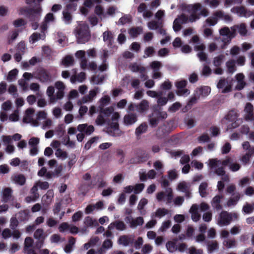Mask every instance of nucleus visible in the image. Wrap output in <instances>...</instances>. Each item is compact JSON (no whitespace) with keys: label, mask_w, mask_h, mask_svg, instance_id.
I'll use <instances>...</instances> for the list:
<instances>
[{"label":"nucleus","mask_w":254,"mask_h":254,"mask_svg":"<svg viewBox=\"0 0 254 254\" xmlns=\"http://www.w3.org/2000/svg\"><path fill=\"white\" fill-rule=\"evenodd\" d=\"M248 31L247 25L245 23L234 25L231 27V30L228 27L221 28L219 31L220 35L226 36V38H224L222 40L223 43L222 48L230 43L232 39L236 36L237 33L242 37H245L247 35Z\"/></svg>","instance_id":"obj_1"},{"label":"nucleus","mask_w":254,"mask_h":254,"mask_svg":"<svg viewBox=\"0 0 254 254\" xmlns=\"http://www.w3.org/2000/svg\"><path fill=\"white\" fill-rule=\"evenodd\" d=\"M104 114L107 116H111L112 123L110 124L111 129L109 130L110 133L113 135H117L119 134L120 131L118 129V120L120 118L119 113L114 112L113 107H110L105 109Z\"/></svg>","instance_id":"obj_2"},{"label":"nucleus","mask_w":254,"mask_h":254,"mask_svg":"<svg viewBox=\"0 0 254 254\" xmlns=\"http://www.w3.org/2000/svg\"><path fill=\"white\" fill-rule=\"evenodd\" d=\"M77 41L79 44H84L89 41L90 35L89 27L83 22H80L74 30Z\"/></svg>","instance_id":"obj_3"},{"label":"nucleus","mask_w":254,"mask_h":254,"mask_svg":"<svg viewBox=\"0 0 254 254\" xmlns=\"http://www.w3.org/2000/svg\"><path fill=\"white\" fill-rule=\"evenodd\" d=\"M190 43L194 44V50L197 53L196 55L200 62H205L206 60L205 46L200 42L199 37L194 35L191 38Z\"/></svg>","instance_id":"obj_4"},{"label":"nucleus","mask_w":254,"mask_h":254,"mask_svg":"<svg viewBox=\"0 0 254 254\" xmlns=\"http://www.w3.org/2000/svg\"><path fill=\"white\" fill-rule=\"evenodd\" d=\"M238 218L239 215L236 212L230 213L226 211H222L219 214L217 223L219 226H227L233 219L237 220Z\"/></svg>","instance_id":"obj_5"},{"label":"nucleus","mask_w":254,"mask_h":254,"mask_svg":"<svg viewBox=\"0 0 254 254\" xmlns=\"http://www.w3.org/2000/svg\"><path fill=\"white\" fill-rule=\"evenodd\" d=\"M156 198L158 202L166 204L171 203L173 198V190L171 188H168L164 191H160L156 194Z\"/></svg>","instance_id":"obj_6"},{"label":"nucleus","mask_w":254,"mask_h":254,"mask_svg":"<svg viewBox=\"0 0 254 254\" xmlns=\"http://www.w3.org/2000/svg\"><path fill=\"white\" fill-rule=\"evenodd\" d=\"M38 187L43 190H46L49 188V184L47 182H41L37 183L31 189V194L30 196L27 197L26 198L27 202H31L34 201L39 197V194L37 193L38 190Z\"/></svg>","instance_id":"obj_7"},{"label":"nucleus","mask_w":254,"mask_h":254,"mask_svg":"<svg viewBox=\"0 0 254 254\" xmlns=\"http://www.w3.org/2000/svg\"><path fill=\"white\" fill-rule=\"evenodd\" d=\"M35 110L32 108L27 109L24 112L23 117V122L27 124H30L33 126H38L39 125L38 121L34 119Z\"/></svg>","instance_id":"obj_8"},{"label":"nucleus","mask_w":254,"mask_h":254,"mask_svg":"<svg viewBox=\"0 0 254 254\" xmlns=\"http://www.w3.org/2000/svg\"><path fill=\"white\" fill-rule=\"evenodd\" d=\"M206 209V205L205 203H202L199 207H198L196 205H193L190 210L193 221H197L200 217L199 213L204 211Z\"/></svg>","instance_id":"obj_9"},{"label":"nucleus","mask_w":254,"mask_h":254,"mask_svg":"<svg viewBox=\"0 0 254 254\" xmlns=\"http://www.w3.org/2000/svg\"><path fill=\"white\" fill-rule=\"evenodd\" d=\"M187 8L191 14L190 20L192 22L195 21L198 18L197 16L195 15L197 12H200L203 14V13L201 12V5L199 3L189 5Z\"/></svg>","instance_id":"obj_10"},{"label":"nucleus","mask_w":254,"mask_h":254,"mask_svg":"<svg viewBox=\"0 0 254 254\" xmlns=\"http://www.w3.org/2000/svg\"><path fill=\"white\" fill-rule=\"evenodd\" d=\"M217 87L219 89H222V93H228L231 91L232 82L225 78L221 79L217 83Z\"/></svg>","instance_id":"obj_11"},{"label":"nucleus","mask_w":254,"mask_h":254,"mask_svg":"<svg viewBox=\"0 0 254 254\" xmlns=\"http://www.w3.org/2000/svg\"><path fill=\"white\" fill-rule=\"evenodd\" d=\"M233 13H236L240 16L249 17L253 15V12L250 10H248L244 6H235L233 7L231 10Z\"/></svg>","instance_id":"obj_12"},{"label":"nucleus","mask_w":254,"mask_h":254,"mask_svg":"<svg viewBox=\"0 0 254 254\" xmlns=\"http://www.w3.org/2000/svg\"><path fill=\"white\" fill-rule=\"evenodd\" d=\"M99 90L98 88H96L91 90L87 96L83 97L82 99V102L80 101H78L77 102V104L78 105H81L82 103H86L92 101L96 96L97 94L99 92Z\"/></svg>","instance_id":"obj_13"},{"label":"nucleus","mask_w":254,"mask_h":254,"mask_svg":"<svg viewBox=\"0 0 254 254\" xmlns=\"http://www.w3.org/2000/svg\"><path fill=\"white\" fill-rule=\"evenodd\" d=\"M55 86L57 90L56 93V97H57V100L58 99H62L64 95V90L65 88V86L63 82L57 81L55 83Z\"/></svg>","instance_id":"obj_14"},{"label":"nucleus","mask_w":254,"mask_h":254,"mask_svg":"<svg viewBox=\"0 0 254 254\" xmlns=\"http://www.w3.org/2000/svg\"><path fill=\"white\" fill-rule=\"evenodd\" d=\"M104 207L103 202L102 201H98L95 204L88 205L85 210L86 214H89L94 210H98L103 209Z\"/></svg>","instance_id":"obj_15"},{"label":"nucleus","mask_w":254,"mask_h":254,"mask_svg":"<svg viewBox=\"0 0 254 254\" xmlns=\"http://www.w3.org/2000/svg\"><path fill=\"white\" fill-rule=\"evenodd\" d=\"M177 190L179 191L185 192L186 197L189 198L190 197V185L186 182H182L179 183Z\"/></svg>","instance_id":"obj_16"},{"label":"nucleus","mask_w":254,"mask_h":254,"mask_svg":"<svg viewBox=\"0 0 254 254\" xmlns=\"http://www.w3.org/2000/svg\"><path fill=\"white\" fill-rule=\"evenodd\" d=\"M187 19L188 18L184 15H182L178 18L175 19L173 24L174 31H179L181 28V24L186 22Z\"/></svg>","instance_id":"obj_17"},{"label":"nucleus","mask_w":254,"mask_h":254,"mask_svg":"<svg viewBox=\"0 0 254 254\" xmlns=\"http://www.w3.org/2000/svg\"><path fill=\"white\" fill-rule=\"evenodd\" d=\"M77 129L80 132H84L87 134H90L94 131V128L93 126L83 124L78 125Z\"/></svg>","instance_id":"obj_18"},{"label":"nucleus","mask_w":254,"mask_h":254,"mask_svg":"<svg viewBox=\"0 0 254 254\" xmlns=\"http://www.w3.org/2000/svg\"><path fill=\"white\" fill-rule=\"evenodd\" d=\"M224 197V195H217L212 199V206L216 210L219 211L222 209V206L220 204L221 199Z\"/></svg>","instance_id":"obj_19"},{"label":"nucleus","mask_w":254,"mask_h":254,"mask_svg":"<svg viewBox=\"0 0 254 254\" xmlns=\"http://www.w3.org/2000/svg\"><path fill=\"white\" fill-rule=\"evenodd\" d=\"M149 107V102L145 100H143L137 106L136 109L139 113L144 114L148 110Z\"/></svg>","instance_id":"obj_20"},{"label":"nucleus","mask_w":254,"mask_h":254,"mask_svg":"<svg viewBox=\"0 0 254 254\" xmlns=\"http://www.w3.org/2000/svg\"><path fill=\"white\" fill-rule=\"evenodd\" d=\"M85 52L84 51L82 50L78 51L75 53L76 57L81 60L80 65L83 69H85L87 67V65L86 64L87 61L85 57Z\"/></svg>","instance_id":"obj_21"},{"label":"nucleus","mask_w":254,"mask_h":254,"mask_svg":"<svg viewBox=\"0 0 254 254\" xmlns=\"http://www.w3.org/2000/svg\"><path fill=\"white\" fill-rule=\"evenodd\" d=\"M232 196H233L231 197L227 202V205L228 207L236 205L241 198V195L239 192L234 193Z\"/></svg>","instance_id":"obj_22"},{"label":"nucleus","mask_w":254,"mask_h":254,"mask_svg":"<svg viewBox=\"0 0 254 254\" xmlns=\"http://www.w3.org/2000/svg\"><path fill=\"white\" fill-rule=\"evenodd\" d=\"M76 6V5H73L72 8L71 4H69L67 6V10H64L63 11L64 20L66 23H69L71 20V16L70 13L67 11V10H71L72 9L74 10V8Z\"/></svg>","instance_id":"obj_23"},{"label":"nucleus","mask_w":254,"mask_h":254,"mask_svg":"<svg viewBox=\"0 0 254 254\" xmlns=\"http://www.w3.org/2000/svg\"><path fill=\"white\" fill-rule=\"evenodd\" d=\"M55 89L53 86L48 87L46 93L49 97V101L51 103H55L57 101V97L54 95Z\"/></svg>","instance_id":"obj_24"},{"label":"nucleus","mask_w":254,"mask_h":254,"mask_svg":"<svg viewBox=\"0 0 254 254\" xmlns=\"http://www.w3.org/2000/svg\"><path fill=\"white\" fill-rule=\"evenodd\" d=\"M136 121V116L134 114L127 115L124 117V122L127 125H132L135 123Z\"/></svg>","instance_id":"obj_25"},{"label":"nucleus","mask_w":254,"mask_h":254,"mask_svg":"<svg viewBox=\"0 0 254 254\" xmlns=\"http://www.w3.org/2000/svg\"><path fill=\"white\" fill-rule=\"evenodd\" d=\"M36 77L43 82H47L50 80V76L47 72L43 70H40L38 75Z\"/></svg>","instance_id":"obj_26"},{"label":"nucleus","mask_w":254,"mask_h":254,"mask_svg":"<svg viewBox=\"0 0 254 254\" xmlns=\"http://www.w3.org/2000/svg\"><path fill=\"white\" fill-rule=\"evenodd\" d=\"M127 221L130 222V227L132 228H135L138 226L141 225L144 222L143 219L141 217L135 219H131V220L127 218Z\"/></svg>","instance_id":"obj_27"},{"label":"nucleus","mask_w":254,"mask_h":254,"mask_svg":"<svg viewBox=\"0 0 254 254\" xmlns=\"http://www.w3.org/2000/svg\"><path fill=\"white\" fill-rule=\"evenodd\" d=\"M55 20V17L54 14L49 13H48L45 17V23L42 26V29L43 31H45L47 29V23L53 22Z\"/></svg>","instance_id":"obj_28"},{"label":"nucleus","mask_w":254,"mask_h":254,"mask_svg":"<svg viewBox=\"0 0 254 254\" xmlns=\"http://www.w3.org/2000/svg\"><path fill=\"white\" fill-rule=\"evenodd\" d=\"M45 37V34L44 33L42 35H40L37 32L34 33L30 37L29 42L31 44H33L41 39H44Z\"/></svg>","instance_id":"obj_29"},{"label":"nucleus","mask_w":254,"mask_h":254,"mask_svg":"<svg viewBox=\"0 0 254 254\" xmlns=\"http://www.w3.org/2000/svg\"><path fill=\"white\" fill-rule=\"evenodd\" d=\"M85 79V74L84 72H80L78 76L73 75L70 78V81L72 83L76 82H81Z\"/></svg>","instance_id":"obj_30"},{"label":"nucleus","mask_w":254,"mask_h":254,"mask_svg":"<svg viewBox=\"0 0 254 254\" xmlns=\"http://www.w3.org/2000/svg\"><path fill=\"white\" fill-rule=\"evenodd\" d=\"M55 155L58 158L62 160H65L68 157L66 152L61 148H58L56 150Z\"/></svg>","instance_id":"obj_31"},{"label":"nucleus","mask_w":254,"mask_h":254,"mask_svg":"<svg viewBox=\"0 0 254 254\" xmlns=\"http://www.w3.org/2000/svg\"><path fill=\"white\" fill-rule=\"evenodd\" d=\"M218 249V244L216 241L207 242V250L209 253H212Z\"/></svg>","instance_id":"obj_32"},{"label":"nucleus","mask_w":254,"mask_h":254,"mask_svg":"<svg viewBox=\"0 0 254 254\" xmlns=\"http://www.w3.org/2000/svg\"><path fill=\"white\" fill-rule=\"evenodd\" d=\"M13 182L18 185H23L24 184L26 179L22 175H15L12 177Z\"/></svg>","instance_id":"obj_33"},{"label":"nucleus","mask_w":254,"mask_h":254,"mask_svg":"<svg viewBox=\"0 0 254 254\" xmlns=\"http://www.w3.org/2000/svg\"><path fill=\"white\" fill-rule=\"evenodd\" d=\"M114 228H116L119 230H123L125 228V225L123 222H117L114 223H111L108 226V228L110 230H112Z\"/></svg>","instance_id":"obj_34"},{"label":"nucleus","mask_w":254,"mask_h":254,"mask_svg":"<svg viewBox=\"0 0 254 254\" xmlns=\"http://www.w3.org/2000/svg\"><path fill=\"white\" fill-rule=\"evenodd\" d=\"M84 224L86 227H96L98 226V222L90 217H87L84 220Z\"/></svg>","instance_id":"obj_35"},{"label":"nucleus","mask_w":254,"mask_h":254,"mask_svg":"<svg viewBox=\"0 0 254 254\" xmlns=\"http://www.w3.org/2000/svg\"><path fill=\"white\" fill-rule=\"evenodd\" d=\"M75 243V239L73 238H70L69 239L68 243L66 244V245L64 248L65 252L66 253L71 252Z\"/></svg>","instance_id":"obj_36"},{"label":"nucleus","mask_w":254,"mask_h":254,"mask_svg":"<svg viewBox=\"0 0 254 254\" xmlns=\"http://www.w3.org/2000/svg\"><path fill=\"white\" fill-rule=\"evenodd\" d=\"M168 212L167 209L165 208H158L154 214H152V217L153 218L155 217H157L159 218H161L165 215H166Z\"/></svg>","instance_id":"obj_37"},{"label":"nucleus","mask_w":254,"mask_h":254,"mask_svg":"<svg viewBox=\"0 0 254 254\" xmlns=\"http://www.w3.org/2000/svg\"><path fill=\"white\" fill-rule=\"evenodd\" d=\"M147 203L148 200L146 198H143L140 200L137 206V208L140 211L141 214L145 213V210H143V208Z\"/></svg>","instance_id":"obj_38"},{"label":"nucleus","mask_w":254,"mask_h":254,"mask_svg":"<svg viewBox=\"0 0 254 254\" xmlns=\"http://www.w3.org/2000/svg\"><path fill=\"white\" fill-rule=\"evenodd\" d=\"M162 25L161 21H151L147 23V27L150 30H155Z\"/></svg>","instance_id":"obj_39"},{"label":"nucleus","mask_w":254,"mask_h":254,"mask_svg":"<svg viewBox=\"0 0 254 254\" xmlns=\"http://www.w3.org/2000/svg\"><path fill=\"white\" fill-rule=\"evenodd\" d=\"M18 73V70L16 69H13L8 72L6 77V80L11 82L16 78V75Z\"/></svg>","instance_id":"obj_40"},{"label":"nucleus","mask_w":254,"mask_h":254,"mask_svg":"<svg viewBox=\"0 0 254 254\" xmlns=\"http://www.w3.org/2000/svg\"><path fill=\"white\" fill-rule=\"evenodd\" d=\"M254 107L253 105L250 103H247L246 105L245 108V111L248 113V117L250 118H252L253 117V112Z\"/></svg>","instance_id":"obj_41"},{"label":"nucleus","mask_w":254,"mask_h":254,"mask_svg":"<svg viewBox=\"0 0 254 254\" xmlns=\"http://www.w3.org/2000/svg\"><path fill=\"white\" fill-rule=\"evenodd\" d=\"M254 210V205L246 203L243 207V211L246 214H250Z\"/></svg>","instance_id":"obj_42"},{"label":"nucleus","mask_w":254,"mask_h":254,"mask_svg":"<svg viewBox=\"0 0 254 254\" xmlns=\"http://www.w3.org/2000/svg\"><path fill=\"white\" fill-rule=\"evenodd\" d=\"M46 237L42 229H39L34 233V237L41 241H43Z\"/></svg>","instance_id":"obj_43"},{"label":"nucleus","mask_w":254,"mask_h":254,"mask_svg":"<svg viewBox=\"0 0 254 254\" xmlns=\"http://www.w3.org/2000/svg\"><path fill=\"white\" fill-rule=\"evenodd\" d=\"M73 58L71 56H66L62 61V64L65 66H69L73 64Z\"/></svg>","instance_id":"obj_44"},{"label":"nucleus","mask_w":254,"mask_h":254,"mask_svg":"<svg viewBox=\"0 0 254 254\" xmlns=\"http://www.w3.org/2000/svg\"><path fill=\"white\" fill-rule=\"evenodd\" d=\"M226 65L227 71L229 73H233L236 70V66L234 61H228L226 64Z\"/></svg>","instance_id":"obj_45"},{"label":"nucleus","mask_w":254,"mask_h":254,"mask_svg":"<svg viewBox=\"0 0 254 254\" xmlns=\"http://www.w3.org/2000/svg\"><path fill=\"white\" fill-rule=\"evenodd\" d=\"M142 31V29L140 27L133 28L129 30V34L130 36L134 37L140 34Z\"/></svg>","instance_id":"obj_46"},{"label":"nucleus","mask_w":254,"mask_h":254,"mask_svg":"<svg viewBox=\"0 0 254 254\" xmlns=\"http://www.w3.org/2000/svg\"><path fill=\"white\" fill-rule=\"evenodd\" d=\"M238 117L237 113L233 110H231L229 112L227 116H226V120H229L230 121H235Z\"/></svg>","instance_id":"obj_47"},{"label":"nucleus","mask_w":254,"mask_h":254,"mask_svg":"<svg viewBox=\"0 0 254 254\" xmlns=\"http://www.w3.org/2000/svg\"><path fill=\"white\" fill-rule=\"evenodd\" d=\"M147 126L145 124H141L136 129L135 133L136 135H138L141 133L145 132L147 130Z\"/></svg>","instance_id":"obj_48"},{"label":"nucleus","mask_w":254,"mask_h":254,"mask_svg":"<svg viewBox=\"0 0 254 254\" xmlns=\"http://www.w3.org/2000/svg\"><path fill=\"white\" fill-rule=\"evenodd\" d=\"M110 101V98L109 96H105L102 97L99 101L100 108L102 109L104 106L108 105Z\"/></svg>","instance_id":"obj_49"},{"label":"nucleus","mask_w":254,"mask_h":254,"mask_svg":"<svg viewBox=\"0 0 254 254\" xmlns=\"http://www.w3.org/2000/svg\"><path fill=\"white\" fill-rule=\"evenodd\" d=\"M104 77L103 75H98L93 76L91 80V82L94 84H99L102 82Z\"/></svg>","instance_id":"obj_50"},{"label":"nucleus","mask_w":254,"mask_h":254,"mask_svg":"<svg viewBox=\"0 0 254 254\" xmlns=\"http://www.w3.org/2000/svg\"><path fill=\"white\" fill-rule=\"evenodd\" d=\"M19 111L18 110H15L13 113H12L9 116V120L11 122H17L19 120Z\"/></svg>","instance_id":"obj_51"},{"label":"nucleus","mask_w":254,"mask_h":254,"mask_svg":"<svg viewBox=\"0 0 254 254\" xmlns=\"http://www.w3.org/2000/svg\"><path fill=\"white\" fill-rule=\"evenodd\" d=\"M12 107V103L10 101L7 100L2 103L1 106V110L4 111L10 110Z\"/></svg>","instance_id":"obj_52"},{"label":"nucleus","mask_w":254,"mask_h":254,"mask_svg":"<svg viewBox=\"0 0 254 254\" xmlns=\"http://www.w3.org/2000/svg\"><path fill=\"white\" fill-rule=\"evenodd\" d=\"M199 192L202 197H205L206 194V184L202 183L200 184L199 188Z\"/></svg>","instance_id":"obj_53"},{"label":"nucleus","mask_w":254,"mask_h":254,"mask_svg":"<svg viewBox=\"0 0 254 254\" xmlns=\"http://www.w3.org/2000/svg\"><path fill=\"white\" fill-rule=\"evenodd\" d=\"M53 125V121L51 119L48 118L42 123V127L43 129L50 128Z\"/></svg>","instance_id":"obj_54"},{"label":"nucleus","mask_w":254,"mask_h":254,"mask_svg":"<svg viewBox=\"0 0 254 254\" xmlns=\"http://www.w3.org/2000/svg\"><path fill=\"white\" fill-rule=\"evenodd\" d=\"M52 114L56 119L60 118L62 115V109L59 107H55L52 110Z\"/></svg>","instance_id":"obj_55"},{"label":"nucleus","mask_w":254,"mask_h":254,"mask_svg":"<svg viewBox=\"0 0 254 254\" xmlns=\"http://www.w3.org/2000/svg\"><path fill=\"white\" fill-rule=\"evenodd\" d=\"M18 85L24 91L28 89V83L24 79H20L18 80Z\"/></svg>","instance_id":"obj_56"},{"label":"nucleus","mask_w":254,"mask_h":254,"mask_svg":"<svg viewBox=\"0 0 254 254\" xmlns=\"http://www.w3.org/2000/svg\"><path fill=\"white\" fill-rule=\"evenodd\" d=\"M171 222L169 220L164 222L160 227L159 231L161 232L165 231L171 226Z\"/></svg>","instance_id":"obj_57"},{"label":"nucleus","mask_w":254,"mask_h":254,"mask_svg":"<svg viewBox=\"0 0 254 254\" xmlns=\"http://www.w3.org/2000/svg\"><path fill=\"white\" fill-rule=\"evenodd\" d=\"M25 24V21L22 19H17L13 22V25L16 28L24 26Z\"/></svg>","instance_id":"obj_58"},{"label":"nucleus","mask_w":254,"mask_h":254,"mask_svg":"<svg viewBox=\"0 0 254 254\" xmlns=\"http://www.w3.org/2000/svg\"><path fill=\"white\" fill-rule=\"evenodd\" d=\"M83 216L82 211H79L75 212L72 217V220L73 222H77L79 221Z\"/></svg>","instance_id":"obj_59"},{"label":"nucleus","mask_w":254,"mask_h":254,"mask_svg":"<svg viewBox=\"0 0 254 254\" xmlns=\"http://www.w3.org/2000/svg\"><path fill=\"white\" fill-rule=\"evenodd\" d=\"M152 250V247L149 244H145L142 247L141 252L143 254H148Z\"/></svg>","instance_id":"obj_60"},{"label":"nucleus","mask_w":254,"mask_h":254,"mask_svg":"<svg viewBox=\"0 0 254 254\" xmlns=\"http://www.w3.org/2000/svg\"><path fill=\"white\" fill-rule=\"evenodd\" d=\"M223 56L222 55L218 56L215 57L213 60V63L215 66L218 67L219 66L222 62Z\"/></svg>","instance_id":"obj_61"},{"label":"nucleus","mask_w":254,"mask_h":254,"mask_svg":"<svg viewBox=\"0 0 254 254\" xmlns=\"http://www.w3.org/2000/svg\"><path fill=\"white\" fill-rule=\"evenodd\" d=\"M166 248L170 252H173L177 250L175 243L169 242L166 244Z\"/></svg>","instance_id":"obj_62"},{"label":"nucleus","mask_w":254,"mask_h":254,"mask_svg":"<svg viewBox=\"0 0 254 254\" xmlns=\"http://www.w3.org/2000/svg\"><path fill=\"white\" fill-rule=\"evenodd\" d=\"M131 20V17L129 15H125L121 17L119 21V23L121 24H124L127 23H128Z\"/></svg>","instance_id":"obj_63"},{"label":"nucleus","mask_w":254,"mask_h":254,"mask_svg":"<svg viewBox=\"0 0 254 254\" xmlns=\"http://www.w3.org/2000/svg\"><path fill=\"white\" fill-rule=\"evenodd\" d=\"M70 224L67 223H62L59 228V231L61 232H64L68 231Z\"/></svg>","instance_id":"obj_64"}]
</instances>
